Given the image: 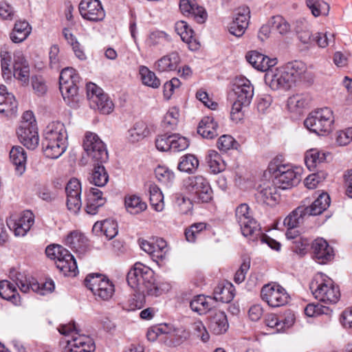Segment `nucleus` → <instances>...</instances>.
<instances>
[{"instance_id": "nucleus-1", "label": "nucleus", "mask_w": 352, "mask_h": 352, "mask_svg": "<svg viewBox=\"0 0 352 352\" xmlns=\"http://www.w3.org/2000/svg\"><path fill=\"white\" fill-rule=\"evenodd\" d=\"M83 147L94 163V167L88 177L89 181L95 186H104L109 181L108 173L103 166L109 159L104 143L96 133L87 132L83 142Z\"/></svg>"}, {"instance_id": "nucleus-2", "label": "nucleus", "mask_w": 352, "mask_h": 352, "mask_svg": "<svg viewBox=\"0 0 352 352\" xmlns=\"http://www.w3.org/2000/svg\"><path fill=\"white\" fill-rule=\"evenodd\" d=\"M67 135L64 124L60 122L49 124L43 132L42 147L45 155L57 159L67 148Z\"/></svg>"}, {"instance_id": "nucleus-3", "label": "nucleus", "mask_w": 352, "mask_h": 352, "mask_svg": "<svg viewBox=\"0 0 352 352\" xmlns=\"http://www.w3.org/2000/svg\"><path fill=\"white\" fill-rule=\"evenodd\" d=\"M235 217L242 234L245 237L250 236L253 242H277L262 232L259 223L252 217L247 204H241L236 208Z\"/></svg>"}, {"instance_id": "nucleus-4", "label": "nucleus", "mask_w": 352, "mask_h": 352, "mask_svg": "<svg viewBox=\"0 0 352 352\" xmlns=\"http://www.w3.org/2000/svg\"><path fill=\"white\" fill-rule=\"evenodd\" d=\"M1 76L6 80L11 79L13 76L23 83L29 81V64L21 52L14 54L12 64L10 52H1Z\"/></svg>"}, {"instance_id": "nucleus-5", "label": "nucleus", "mask_w": 352, "mask_h": 352, "mask_svg": "<svg viewBox=\"0 0 352 352\" xmlns=\"http://www.w3.org/2000/svg\"><path fill=\"white\" fill-rule=\"evenodd\" d=\"M309 288L315 298L325 304H336L340 297L338 287L333 285L331 278L322 273L315 276Z\"/></svg>"}, {"instance_id": "nucleus-6", "label": "nucleus", "mask_w": 352, "mask_h": 352, "mask_svg": "<svg viewBox=\"0 0 352 352\" xmlns=\"http://www.w3.org/2000/svg\"><path fill=\"white\" fill-rule=\"evenodd\" d=\"M234 92L236 99L232 106L230 116L233 121L238 122L243 118V107H247L251 103L254 87L248 79L241 78L236 83Z\"/></svg>"}, {"instance_id": "nucleus-7", "label": "nucleus", "mask_w": 352, "mask_h": 352, "mask_svg": "<svg viewBox=\"0 0 352 352\" xmlns=\"http://www.w3.org/2000/svg\"><path fill=\"white\" fill-rule=\"evenodd\" d=\"M269 170L274 175V184L279 188H292L298 185L301 180L300 169L290 164H276V162H271Z\"/></svg>"}, {"instance_id": "nucleus-8", "label": "nucleus", "mask_w": 352, "mask_h": 352, "mask_svg": "<svg viewBox=\"0 0 352 352\" xmlns=\"http://www.w3.org/2000/svg\"><path fill=\"white\" fill-rule=\"evenodd\" d=\"M45 254L56 261L57 268L65 276H75L78 267L74 256L61 245L51 243L45 248Z\"/></svg>"}, {"instance_id": "nucleus-9", "label": "nucleus", "mask_w": 352, "mask_h": 352, "mask_svg": "<svg viewBox=\"0 0 352 352\" xmlns=\"http://www.w3.org/2000/svg\"><path fill=\"white\" fill-rule=\"evenodd\" d=\"M333 121V111L324 107L311 112L304 124L309 131L319 134L320 132L331 131Z\"/></svg>"}, {"instance_id": "nucleus-10", "label": "nucleus", "mask_w": 352, "mask_h": 352, "mask_svg": "<svg viewBox=\"0 0 352 352\" xmlns=\"http://www.w3.org/2000/svg\"><path fill=\"white\" fill-rule=\"evenodd\" d=\"M184 186L193 194L198 201L208 203L213 197V191L208 180L201 175L190 176L184 181Z\"/></svg>"}, {"instance_id": "nucleus-11", "label": "nucleus", "mask_w": 352, "mask_h": 352, "mask_svg": "<svg viewBox=\"0 0 352 352\" xmlns=\"http://www.w3.org/2000/svg\"><path fill=\"white\" fill-rule=\"evenodd\" d=\"M86 90L91 108L98 109L102 114H109L113 111V102L100 87L93 82H89L86 85Z\"/></svg>"}, {"instance_id": "nucleus-12", "label": "nucleus", "mask_w": 352, "mask_h": 352, "mask_svg": "<svg viewBox=\"0 0 352 352\" xmlns=\"http://www.w3.org/2000/svg\"><path fill=\"white\" fill-rule=\"evenodd\" d=\"M80 78L72 67L62 69L59 78V89L63 99L69 102L70 98L78 94Z\"/></svg>"}, {"instance_id": "nucleus-13", "label": "nucleus", "mask_w": 352, "mask_h": 352, "mask_svg": "<svg viewBox=\"0 0 352 352\" xmlns=\"http://www.w3.org/2000/svg\"><path fill=\"white\" fill-rule=\"evenodd\" d=\"M146 274L145 281L142 283L139 289L134 294V306L138 309H141L145 303L146 296H158L161 291L155 283L154 272L151 268H145Z\"/></svg>"}, {"instance_id": "nucleus-14", "label": "nucleus", "mask_w": 352, "mask_h": 352, "mask_svg": "<svg viewBox=\"0 0 352 352\" xmlns=\"http://www.w3.org/2000/svg\"><path fill=\"white\" fill-rule=\"evenodd\" d=\"M261 296L265 302L274 307L286 305L289 298L286 290L275 283L265 285L261 289Z\"/></svg>"}, {"instance_id": "nucleus-15", "label": "nucleus", "mask_w": 352, "mask_h": 352, "mask_svg": "<svg viewBox=\"0 0 352 352\" xmlns=\"http://www.w3.org/2000/svg\"><path fill=\"white\" fill-rule=\"evenodd\" d=\"M79 12L83 19L90 21H101L105 17V12L99 0H82Z\"/></svg>"}, {"instance_id": "nucleus-16", "label": "nucleus", "mask_w": 352, "mask_h": 352, "mask_svg": "<svg viewBox=\"0 0 352 352\" xmlns=\"http://www.w3.org/2000/svg\"><path fill=\"white\" fill-rule=\"evenodd\" d=\"M292 76V74H289L284 68L282 70H278L276 73L268 72L265 74V80L266 84L274 90L280 89L288 90L296 83Z\"/></svg>"}, {"instance_id": "nucleus-17", "label": "nucleus", "mask_w": 352, "mask_h": 352, "mask_svg": "<svg viewBox=\"0 0 352 352\" xmlns=\"http://www.w3.org/2000/svg\"><path fill=\"white\" fill-rule=\"evenodd\" d=\"M34 222V216L30 210L24 211L16 219H9L7 225L16 236H23L30 230Z\"/></svg>"}, {"instance_id": "nucleus-18", "label": "nucleus", "mask_w": 352, "mask_h": 352, "mask_svg": "<svg viewBox=\"0 0 352 352\" xmlns=\"http://www.w3.org/2000/svg\"><path fill=\"white\" fill-rule=\"evenodd\" d=\"M250 19L248 8H240L237 10L233 21L228 26L230 33L236 37L241 36L248 28Z\"/></svg>"}, {"instance_id": "nucleus-19", "label": "nucleus", "mask_w": 352, "mask_h": 352, "mask_svg": "<svg viewBox=\"0 0 352 352\" xmlns=\"http://www.w3.org/2000/svg\"><path fill=\"white\" fill-rule=\"evenodd\" d=\"M20 142L30 150L35 149L39 142L37 126L28 127L27 124H21L16 131Z\"/></svg>"}, {"instance_id": "nucleus-20", "label": "nucleus", "mask_w": 352, "mask_h": 352, "mask_svg": "<svg viewBox=\"0 0 352 352\" xmlns=\"http://www.w3.org/2000/svg\"><path fill=\"white\" fill-rule=\"evenodd\" d=\"M10 278L12 279L14 284L8 280H1V298L11 301L15 305L20 302L19 295L17 293L16 288V282H19L16 277L22 278L21 274H18L14 269H12L10 272Z\"/></svg>"}, {"instance_id": "nucleus-21", "label": "nucleus", "mask_w": 352, "mask_h": 352, "mask_svg": "<svg viewBox=\"0 0 352 352\" xmlns=\"http://www.w3.org/2000/svg\"><path fill=\"white\" fill-rule=\"evenodd\" d=\"M95 349V344L90 337L73 335L72 339L67 341L64 352H94Z\"/></svg>"}, {"instance_id": "nucleus-22", "label": "nucleus", "mask_w": 352, "mask_h": 352, "mask_svg": "<svg viewBox=\"0 0 352 352\" xmlns=\"http://www.w3.org/2000/svg\"><path fill=\"white\" fill-rule=\"evenodd\" d=\"M18 103L14 96L8 92L1 85V117L12 119L16 117Z\"/></svg>"}, {"instance_id": "nucleus-23", "label": "nucleus", "mask_w": 352, "mask_h": 352, "mask_svg": "<svg viewBox=\"0 0 352 352\" xmlns=\"http://www.w3.org/2000/svg\"><path fill=\"white\" fill-rule=\"evenodd\" d=\"M208 328L216 335H220L227 331L229 324L227 316L223 311H212L208 318Z\"/></svg>"}, {"instance_id": "nucleus-24", "label": "nucleus", "mask_w": 352, "mask_h": 352, "mask_svg": "<svg viewBox=\"0 0 352 352\" xmlns=\"http://www.w3.org/2000/svg\"><path fill=\"white\" fill-rule=\"evenodd\" d=\"M314 258L319 264H325L334 257L333 248L329 243H312Z\"/></svg>"}, {"instance_id": "nucleus-25", "label": "nucleus", "mask_w": 352, "mask_h": 352, "mask_svg": "<svg viewBox=\"0 0 352 352\" xmlns=\"http://www.w3.org/2000/svg\"><path fill=\"white\" fill-rule=\"evenodd\" d=\"M218 124L211 116L204 117L199 123L197 133L204 138L211 140L216 138L217 133Z\"/></svg>"}, {"instance_id": "nucleus-26", "label": "nucleus", "mask_w": 352, "mask_h": 352, "mask_svg": "<svg viewBox=\"0 0 352 352\" xmlns=\"http://www.w3.org/2000/svg\"><path fill=\"white\" fill-rule=\"evenodd\" d=\"M276 185L267 182L259 186L256 193V199L258 201L267 205H272L278 200V195L276 193Z\"/></svg>"}, {"instance_id": "nucleus-27", "label": "nucleus", "mask_w": 352, "mask_h": 352, "mask_svg": "<svg viewBox=\"0 0 352 352\" xmlns=\"http://www.w3.org/2000/svg\"><path fill=\"white\" fill-rule=\"evenodd\" d=\"M145 268L149 267L141 263H136L127 274L126 280L129 285L132 288L136 289V291L139 289L142 283L146 280L144 272L146 273V271Z\"/></svg>"}, {"instance_id": "nucleus-28", "label": "nucleus", "mask_w": 352, "mask_h": 352, "mask_svg": "<svg viewBox=\"0 0 352 352\" xmlns=\"http://www.w3.org/2000/svg\"><path fill=\"white\" fill-rule=\"evenodd\" d=\"M10 159L15 166V172L19 176H21L25 171L27 155L23 148L20 146H14L10 151Z\"/></svg>"}, {"instance_id": "nucleus-29", "label": "nucleus", "mask_w": 352, "mask_h": 352, "mask_svg": "<svg viewBox=\"0 0 352 352\" xmlns=\"http://www.w3.org/2000/svg\"><path fill=\"white\" fill-rule=\"evenodd\" d=\"M32 27L26 21H17L14 23L10 38L14 43L24 41L31 34Z\"/></svg>"}, {"instance_id": "nucleus-30", "label": "nucleus", "mask_w": 352, "mask_h": 352, "mask_svg": "<svg viewBox=\"0 0 352 352\" xmlns=\"http://www.w3.org/2000/svg\"><path fill=\"white\" fill-rule=\"evenodd\" d=\"M331 202L330 197L327 192L321 193L309 206L304 205L305 212L307 217L320 214L327 209Z\"/></svg>"}, {"instance_id": "nucleus-31", "label": "nucleus", "mask_w": 352, "mask_h": 352, "mask_svg": "<svg viewBox=\"0 0 352 352\" xmlns=\"http://www.w3.org/2000/svg\"><path fill=\"white\" fill-rule=\"evenodd\" d=\"M214 299L204 295H198L193 298L190 302V307L193 311L201 315L211 310L214 306Z\"/></svg>"}, {"instance_id": "nucleus-32", "label": "nucleus", "mask_w": 352, "mask_h": 352, "mask_svg": "<svg viewBox=\"0 0 352 352\" xmlns=\"http://www.w3.org/2000/svg\"><path fill=\"white\" fill-rule=\"evenodd\" d=\"M180 62V57L177 52H173L159 59L155 66L161 72L175 70Z\"/></svg>"}, {"instance_id": "nucleus-33", "label": "nucleus", "mask_w": 352, "mask_h": 352, "mask_svg": "<svg viewBox=\"0 0 352 352\" xmlns=\"http://www.w3.org/2000/svg\"><path fill=\"white\" fill-rule=\"evenodd\" d=\"M294 30L298 40L305 45H311L314 35L309 30L308 23L305 20H297L294 23Z\"/></svg>"}, {"instance_id": "nucleus-34", "label": "nucleus", "mask_w": 352, "mask_h": 352, "mask_svg": "<svg viewBox=\"0 0 352 352\" xmlns=\"http://www.w3.org/2000/svg\"><path fill=\"white\" fill-rule=\"evenodd\" d=\"M124 206L127 212L132 214H139L147 208L146 204L140 197L135 195L125 197Z\"/></svg>"}, {"instance_id": "nucleus-35", "label": "nucleus", "mask_w": 352, "mask_h": 352, "mask_svg": "<svg viewBox=\"0 0 352 352\" xmlns=\"http://www.w3.org/2000/svg\"><path fill=\"white\" fill-rule=\"evenodd\" d=\"M140 246L153 258L162 259L167 252V243H140Z\"/></svg>"}, {"instance_id": "nucleus-36", "label": "nucleus", "mask_w": 352, "mask_h": 352, "mask_svg": "<svg viewBox=\"0 0 352 352\" xmlns=\"http://www.w3.org/2000/svg\"><path fill=\"white\" fill-rule=\"evenodd\" d=\"M199 166V160L192 154H186L180 157L177 168L181 172L193 173Z\"/></svg>"}, {"instance_id": "nucleus-37", "label": "nucleus", "mask_w": 352, "mask_h": 352, "mask_svg": "<svg viewBox=\"0 0 352 352\" xmlns=\"http://www.w3.org/2000/svg\"><path fill=\"white\" fill-rule=\"evenodd\" d=\"M307 217L305 212L304 206H300L288 214L284 219L285 226L298 227L302 224Z\"/></svg>"}, {"instance_id": "nucleus-38", "label": "nucleus", "mask_w": 352, "mask_h": 352, "mask_svg": "<svg viewBox=\"0 0 352 352\" xmlns=\"http://www.w3.org/2000/svg\"><path fill=\"white\" fill-rule=\"evenodd\" d=\"M100 230L105 235L107 240L112 239L118 234V226L113 221L105 220L102 223L96 222L94 225L93 230Z\"/></svg>"}, {"instance_id": "nucleus-39", "label": "nucleus", "mask_w": 352, "mask_h": 352, "mask_svg": "<svg viewBox=\"0 0 352 352\" xmlns=\"http://www.w3.org/2000/svg\"><path fill=\"white\" fill-rule=\"evenodd\" d=\"M306 4L315 17H318L322 14L324 16L329 14L330 6L324 1L306 0Z\"/></svg>"}, {"instance_id": "nucleus-40", "label": "nucleus", "mask_w": 352, "mask_h": 352, "mask_svg": "<svg viewBox=\"0 0 352 352\" xmlns=\"http://www.w3.org/2000/svg\"><path fill=\"white\" fill-rule=\"evenodd\" d=\"M325 160V153H320L316 148L307 151L305 157L306 166L309 170L314 169L318 164L323 162Z\"/></svg>"}, {"instance_id": "nucleus-41", "label": "nucleus", "mask_w": 352, "mask_h": 352, "mask_svg": "<svg viewBox=\"0 0 352 352\" xmlns=\"http://www.w3.org/2000/svg\"><path fill=\"white\" fill-rule=\"evenodd\" d=\"M140 74L144 85L154 89L158 88L160 86V80L156 76L155 74L149 70L148 67L141 66L140 67Z\"/></svg>"}, {"instance_id": "nucleus-42", "label": "nucleus", "mask_w": 352, "mask_h": 352, "mask_svg": "<svg viewBox=\"0 0 352 352\" xmlns=\"http://www.w3.org/2000/svg\"><path fill=\"white\" fill-rule=\"evenodd\" d=\"M247 61L256 69L261 72H266V64L265 63V56L257 51H251L246 54Z\"/></svg>"}, {"instance_id": "nucleus-43", "label": "nucleus", "mask_w": 352, "mask_h": 352, "mask_svg": "<svg viewBox=\"0 0 352 352\" xmlns=\"http://www.w3.org/2000/svg\"><path fill=\"white\" fill-rule=\"evenodd\" d=\"M310 100L307 94H296L289 98L287 105L291 111L302 109L309 105Z\"/></svg>"}, {"instance_id": "nucleus-44", "label": "nucleus", "mask_w": 352, "mask_h": 352, "mask_svg": "<svg viewBox=\"0 0 352 352\" xmlns=\"http://www.w3.org/2000/svg\"><path fill=\"white\" fill-rule=\"evenodd\" d=\"M113 292L114 286L109 280H107L102 281L100 285L99 284L98 287L94 288V292L93 294L103 300H107L112 297Z\"/></svg>"}, {"instance_id": "nucleus-45", "label": "nucleus", "mask_w": 352, "mask_h": 352, "mask_svg": "<svg viewBox=\"0 0 352 352\" xmlns=\"http://www.w3.org/2000/svg\"><path fill=\"white\" fill-rule=\"evenodd\" d=\"M148 129L143 122H136L133 127L129 131V139L131 142H138L148 134Z\"/></svg>"}, {"instance_id": "nucleus-46", "label": "nucleus", "mask_w": 352, "mask_h": 352, "mask_svg": "<svg viewBox=\"0 0 352 352\" xmlns=\"http://www.w3.org/2000/svg\"><path fill=\"white\" fill-rule=\"evenodd\" d=\"M175 30L183 41L186 43H190L191 41L194 31L188 26L186 21H177L175 25Z\"/></svg>"}, {"instance_id": "nucleus-47", "label": "nucleus", "mask_w": 352, "mask_h": 352, "mask_svg": "<svg viewBox=\"0 0 352 352\" xmlns=\"http://www.w3.org/2000/svg\"><path fill=\"white\" fill-rule=\"evenodd\" d=\"M170 152H180L189 146V140L179 133L170 135Z\"/></svg>"}, {"instance_id": "nucleus-48", "label": "nucleus", "mask_w": 352, "mask_h": 352, "mask_svg": "<svg viewBox=\"0 0 352 352\" xmlns=\"http://www.w3.org/2000/svg\"><path fill=\"white\" fill-rule=\"evenodd\" d=\"M285 68L289 74H292V77L295 82L302 78V76L305 72V65L298 61L289 63Z\"/></svg>"}, {"instance_id": "nucleus-49", "label": "nucleus", "mask_w": 352, "mask_h": 352, "mask_svg": "<svg viewBox=\"0 0 352 352\" xmlns=\"http://www.w3.org/2000/svg\"><path fill=\"white\" fill-rule=\"evenodd\" d=\"M174 199L181 213L187 214L192 209V204L190 199L184 196L182 193H175L174 195Z\"/></svg>"}, {"instance_id": "nucleus-50", "label": "nucleus", "mask_w": 352, "mask_h": 352, "mask_svg": "<svg viewBox=\"0 0 352 352\" xmlns=\"http://www.w3.org/2000/svg\"><path fill=\"white\" fill-rule=\"evenodd\" d=\"M179 116V111L176 108L170 109L164 117V127L168 129H174L177 125Z\"/></svg>"}, {"instance_id": "nucleus-51", "label": "nucleus", "mask_w": 352, "mask_h": 352, "mask_svg": "<svg viewBox=\"0 0 352 352\" xmlns=\"http://www.w3.org/2000/svg\"><path fill=\"white\" fill-rule=\"evenodd\" d=\"M206 223H197L192 224L185 231L186 240L188 242L195 241L197 239V236L206 229Z\"/></svg>"}, {"instance_id": "nucleus-52", "label": "nucleus", "mask_w": 352, "mask_h": 352, "mask_svg": "<svg viewBox=\"0 0 352 352\" xmlns=\"http://www.w3.org/2000/svg\"><path fill=\"white\" fill-rule=\"evenodd\" d=\"M329 309L327 306L310 303L305 309V314L309 317H315L322 314H327Z\"/></svg>"}, {"instance_id": "nucleus-53", "label": "nucleus", "mask_w": 352, "mask_h": 352, "mask_svg": "<svg viewBox=\"0 0 352 352\" xmlns=\"http://www.w3.org/2000/svg\"><path fill=\"white\" fill-rule=\"evenodd\" d=\"M272 28L283 35L289 31L290 25L281 16H276L272 17Z\"/></svg>"}, {"instance_id": "nucleus-54", "label": "nucleus", "mask_w": 352, "mask_h": 352, "mask_svg": "<svg viewBox=\"0 0 352 352\" xmlns=\"http://www.w3.org/2000/svg\"><path fill=\"white\" fill-rule=\"evenodd\" d=\"M330 36L331 38L328 37L327 33L316 32L314 35L312 44L316 43L319 47L325 48L330 43L334 42V35L331 34Z\"/></svg>"}, {"instance_id": "nucleus-55", "label": "nucleus", "mask_w": 352, "mask_h": 352, "mask_svg": "<svg viewBox=\"0 0 352 352\" xmlns=\"http://www.w3.org/2000/svg\"><path fill=\"white\" fill-rule=\"evenodd\" d=\"M192 329L194 334L197 337L200 338L204 342L208 341L210 335L201 321L197 320L193 322L192 324Z\"/></svg>"}, {"instance_id": "nucleus-56", "label": "nucleus", "mask_w": 352, "mask_h": 352, "mask_svg": "<svg viewBox=\"0 0 352 352\" xmlns=\"http://www.w3.org/2000/svg\"><path fill=\"white\" fill-rule=\"evenodd\" d=\"M107 280L108 279L99 274H96V276L94 274H89L85 278V286L94 293V288L98 287L99 284L100 285L102 281Z\"/></svg>"}, {"instance_id": "nucleus-57", "label": "nucleus", "mask_w": 352, "mask_h": 352, "mask_svg": "<svg viewBox=\"0 0 352 352\" xmlns=\"http://www.w3.org/2000/svg\"><path fill=\"white\" fill-rule=\"evenodd\" d=\"M327 177V173L324 172H319L309 175L305 179V185L309 189L315 188L318 184L323 181Z\"/></svg>"}, {"instance_id": "nucleus-58", "label": "nucleus", "mask_w": 352, "mask_h": 352, "mask_svg": "<svg viewBox=\"0 0 352 352\" xmlns=\"http://www.w3.org/2000/svg\"><path fill=\"white\" fill-rule=\"evenodd\" d=\"M170 135H159L155 139L156 148L162 152L170 151Z\"/></svg>"}, {"instance_id": "nucleus-59", "label": "nucleus", "mask_w": 352, "mask_h": 352, "mask_svg": "<svg viewBox=\"0 0 352 352\" xmlns=\"http://www.w3.org/2000/svg\"><path fill=\"white\" fill-rule=\"evenodd\" d=\"M234 144H238L237 142L229 135H221L217 141V148L223 151H227L234 147Z\"/></svg>"}, {"instance_id": "nucleus-60", "label": "nucleus", "mask_w": 352, "mask_h": 352, "mask_svg": "<svg viewBox=\"0 0 352 352\" xmlns=\"http://www.w3.org/2000/svg\"><path fill=\"white\" fill-rule=\"evenodd\" d=\"M16 279L19 280V282H16V285H17L20 290L23 293H27L30 289L34 292L39 290V283L34 280L28 282L26 279L23 280L19 277H16Z\"/></svg>"}, {"instance_id": "nucleus-61", "label": "nucleus", "mask_w": 352, "mask_h": 352, "mask_svg": "<svg viewBox=\"0 0 352 352\" xmlns=\"http://www.w3.org/2000/svg\"><path fill=\"white\" fill-rule=\"evenodd\" d=\"M155 174L157 179L164 183L170 182L175 177L173 172L163 166H158L155 170Z\"/></svg>"}, {"instance_id": "nucleus-62", "label": "nucleus", "mask_w": 352, "mask_h": 352, "mask_svg": "<svg viewBox=\"0 0 352 352\" xmlns=\"http://www.w3.org/2000/svg\"><path fill=\"white\" fill-rule=\"evenodd\" d=\"M32 85L33 89L38 96H42L47 91V85L45 79L41 76L32 77Z\"/></svg>"}, {"instance_id": "nucleus-63", "label": "nucleus", "mask_w": 352, "mask_h": 352, "mask_svg": "<svg viewBox=\"0 0 352 352\" xmlns=\"http://www.w3.org/2000/svg\"><path fill=\"white\" fill-rule=\"evenodd\" d=\"M81 190V184L76 178L71 179L65 187L67 195L80 196Z\"/></svg>"}, {"instance_id": "nucleus-64", "label": "nucleus", "mask_w": 352, "mask_h": 352, "mask_svg": "<svg viewBox=\"0 0 352 352\" xmlns=\"http://www.w3.org/2000/svg\"><path fill=\"white\" fill-rule=\"evenodd\" d=\"M181 85L179 80L177 78H173L170 81L166 82L163 87L164 96L166 99H170L173 94L174 89L179 88Z\"/></svg>"}]
</instances>
